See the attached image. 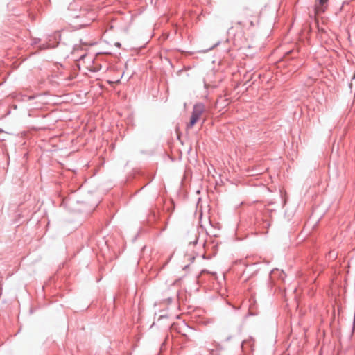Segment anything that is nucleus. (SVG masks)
Segmentation results:
<instances>
[{
  "mask_svg": "<svg viewBox=\"0 0 355 355\" xmlns=\"http://www.w3.org/2000/svg\"><path fill=\"white\" fill-rule=\"evenodd\" d=\"M328 0H318L319 5L315 6V11L317 13L319 12H323L322 6Z\"/></svg>",
  "mask_w": 355,
  "mask_h": 355,
  "instance_id": "3",
  "label": "nucleus"
},
{
  "mask_svg": "<svg viewBox=\"0 0 355 355\" xmlns=\"http://www.w3.org/2000/svg\"><path fill=\"white\" fill-rule=\"evenodd\" d=\"M259 16L257 14H254L252 10L246 9L243 14V20L239 21L238 26H243V28H250L254 26L259 23Z\"/></svg>",
  "mask_w": 355,
  "mask_h": 355,
  "instance_id": "1",
  "label": "nucleus"
},
{
  "mask_svg": "<svg viewBox=\"0 0 355 355\" xmlns=\"http://www.w3.org/2000/svg\"><path fill=\"white\" fill-rule=\"evenodd\" d=\"M205 111V107L202 103H198L194 105L193 110L190 118V121L187 125V128H191L200 119Z\"/></svg>",
  "mask_w": 355,
  "mask_h": 355,
  "instance_id": "2",
  "label": "nucleus"
},
{
  "mask_svg": "<svg viewBox=\"0 0 355 355\" xmlns=\"http://www.w3.org/2000/svg\"><path fill=\"white\" fill-rule=\"evenodd\" d=\"M236 28H237L236 26V27H234V26L231 27V28L229 29V32H228V33H229L230 34V33H234V29H236Z\"/></svg>",
  "mask_w": 355,
  "mask_h": 355,
  "instance_id": "4",
  "label": "nucleus"
}]
</instances>
